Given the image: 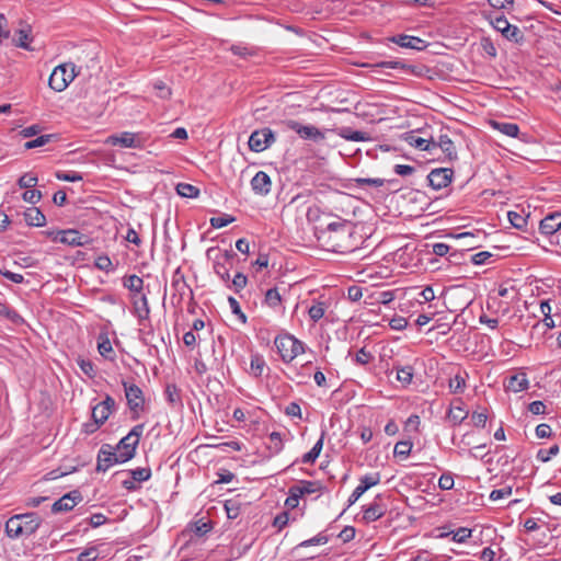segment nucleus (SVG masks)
I'll use <instances>...</instances> for the list:
<instances>
[{
    "label": "nucleus",
    "instance_id": "nucleus-1",
    "mask_svg": "<svg viewBox=\"0 0 561 561\" xmlns=\"http://www.w3.org/2000/svg\"><path fill=\"white\" fill-rule=\"evenodd\" d=\"M318 249L324 252L345 253L352 250L353 225L340 217H318Z\"/></svg>",
    "mask_w": 561,
    "mask_h": 561
},
{
    "label": "nucleus",
    "instance_id": "nucleus-2",
    "mask_svg": "<svg viewBox=\"0 0 561 561\" xmlns=\"http://www.w3.org/2000/svg\"><path fill=\"white\" fill-rule=\"evenodd\" d=\"M42 524L37 513H24L10 517L5 523V534L15 539L22 536L33 535Z\"/></svg>",
    "mask_w": 561,
    "mask_h": 561
},
{
    "label": "nucleus",
    "instance_id": "nucleus-3",
    "mask_svg": "<svg viewBox=\"0 0 561 561\" xmlns=\"http://www.w3.org/2000/svg\"><path fill=\"white\" fill-rule=\"evenodd\" d=\"M343 291L336 285H323L321 290L318 289V320L325 318L333 321L335 319V309Z\"/></svg>",
    "mask_w": 561,
    "mask_h": 561
},
{
    "label": "nucleus",
    "instance_id": "nucleus-4",
    "mask_svg": "<svg viewBox=\"0 0 561 561\" xmlns=\"http://www.w3.org/2000/svg\"><path fill=\"white\" fill-rule=\"evenodd\" d=\"M145 424L135 425L114 447L121 461L127 462L136 455V449L144 433Z\"/></svg>",
    "mask_w": 561,
    "mask_h": 561
},
{
    "label": "nucleus",
    "instance_id": "nucleus-5",
    "mask_svg": "<svg viewBox=\"0 0 561 561\" xmlns=\"http://www.w3.org/2000/svg\"><path fill=\"white\" fill-rule=\"evenodd\" d=\"M130 419L137 421L145 411L146 399L144 391L134 382L122 380Z\"/></svg>",
    "mask_w": 561,
    "mask_h": 561
},
{
    "label": "nucleus",
    "instance_id": "nucleus-6",
    "mask_svg": "<svg viewBox=\"0 0 561 561\" xmlns=\"http://www.w3.org/2000/svg\"><path fill=\"white\" fill-rule=\"evenodd\" d=\"M76 65L72 62L61 64L54 68L49 79L48 85L56 92L65 91L68 85L77 77Z\"/></svg>",
    "mask_w": 561,
    "mask_h": 561
},
{
    "label": "nucleus",
    "instance_id": "nucleus-7",
    "mask_svg": "<svg viewBox=\"0 0 561 561\" xmlns=\"http://www.w3.org/2000/svg\"><path fill=\"white\" fill-rule=\"evenodd\" d=\"M343 187L341 179L330 170L323 169L318 162V194L340 195Z\"/></svg>",
    "mask_w": 561,
    "mask_h": 561
},
{
    "label": "nucleus",
    "instance_id": "nucleus-8",
    "mask_svg": "<svg viewBox=\"0 0 561 561\" xmlns=\"http://www.w3.org/2000/svg\"><path fill=\"white\" fill-rule=\"evenodd\" d=\"M344 91L341 89H334L332 87H322L319 90V96L321 98L320 108L324 111L332 112H344L347 111L346 107H342L343 103L346 102V99L342 98Z\"/></svg>",
    "mask_w": 561,
    "mask_h": 561
},
{
    "label": "nucleus",
    "instance_id": "nucleus-9",
    "mask_svg": "<svg viewBox=\"0 0 561 561\" xmlns=\"http://www.w3.org/2000/svg\"><path fill=\"white\" fill-rule=\"evenodd\" d=\"M274 344L282 359L286 363L291 362L304 352L302 343L288 334L277 336Z\"/></svg>",
    "mask_w": 561,
    "mask_h": 561
},
{
    "label": "nucleus",
    "instance_id": "nucleus-10",
    "mask_svg": "<svg viewBox=\"0 0 561 561\" xmlns=\"http://www.w3.org/2000/svg\"><path fill=\"white\" fill-rule=\"evenodd\" d=\"M237 254L232 250L220 252L214 261V272L224 280L229 282L230 268L233 266Z\"/></svg>",
    "mask_w": 561,
    "mask_h": 561
},
{
    "label": "nucleus",
    "instance_id": "nucleus-11",
    "mask_svg": "<svg viewBox=\"0 0 561 561\" xmlns=\"http://www.w3.org/2000/svg\"><path fill=\"white\" fill-rule=\"evenodd\" d=\"M113 146L122 148L140 149L145 146L146 137L140 133L124 131L119 135H113L108 138Z\"/></svg>",
    "mask_w": 561,
    "mask_h": 561
},
{
    "label": "nucleus",
    "instance_id": "nucleus-12",
    "mask_svg": "<svg viewBox=\"0 0 561 561\" xmlns=\"http://www.w3.org/2000/svg\"><path fill=\"white\" fill-rule=\"evenodd\" d=\"M126 474L127 478L122 480V486L127 491H135L138 489L137 483L145 482L150 479V468H136L128 471H117L114 476Z\"/></svg>",
    "mask_w": 561,
    "mask_h": 561
},
{
    "label": "nucleus",
    "instance_id": "nucleus-13",
    "mask_svg": "<svg viewBox=\"0 0 561 561\" xmlns=\"http://www.w3.org/2000/svg\"><path fill=\"white\" fill-rule=\"evenodd\" d=\"M117 453L114 449V447L110 444H104L96 457V471L98 472H105L107 471L112 466L116 463H124V461H121L119 457H117Z\"/></svg>",
    "mask_w": 561,
    "mask_h": 561
},
{
    "label": "nucleus",
    "instance_id": "nucleus-14",
    "mask_svg": "<svg viewBox=\"0 0 561 561\" xmlns=\"http://www.w3.org/2000/svg\"><path fill=\"white\" fill-rule=\"evenodd\" d=\"M275 141V136L270 128L254 130L249 138V148L254 152H262Z\"/></svg>",
    "mask_w": 561,
    "mask_h": 561
},
{
    "label": "nucleus",
    "instance_id": "nucleus-15",
    "mask_svg": "<svg viewBox=\"0 0 561 561\" xmlns=\"http://www.w3.org/2000/svg\"><path fill=\"white\" fill-rule=\"evenodd\" d=\"M386 512L387 506L382 502V495L378 494L369 504L363 507L362 519L368 524L381 518Z\"/></svg>",
    "mask_w": 561,
    "mask_h": 561
},
{
    "label": "nucleus",
    "instance_id": "nucleus-16",
    "mask_svg": "<svg viewBox=\"0 0 561 561\" xmlns=\"http://www.w3.org/2000/svg\"><path fill=\"white\" fill-rule=\"evenodd\" d=\"M453 175H454L453 169L438 168V169H434L430 172V174L427 175V180H428L430 185L434 190L438 191V190L447 187L450 184Z\"/></svg>",
    "mask_w": 561,
    "mask_h": 561
},
{
    "label": "nucleus",
    "instance_id": "nucleus-17",
    "mask_svg": "<svg viewBox=\"0 0 561 561\" xmlns=\"http://www.w3.org/2000/svg\"><path fill=\"white\" fill-rule=\"evenodd\" d=\"M82 500H83V496L80 491H78V490L70 491L67 494L62 495L59 500H57L53 504L51 512L53 513L69 512L77 504H79Z\"/></svg>",
    "mask_w": 561,
    "mask_h": 561
},
{
    "label": "nucleus",
    "instance_id": "nucleus-18",
    "mask_svg": "<svg viewBox=\"0 0 561 561\" xmlns=\"http://www.w3.org/2000/svg\"><path fill=\"white\" fill-rule=\"evenodd\" d=\"M54 240L72 247H82L88 243V237L73 229L58 231Z\"/></svg>",
    "mask_w": 561,
    "mask_h": 561
},
{
    "label": "nucleus",
    "instance_id": "nucleus-19",
    "mask_svg": "<svg viewBox=\"0 0 561 561\" xmlns=\"http://www.w3.org/2000/svg\"><path fill=\"white\" fill-rule=\"evenodd\" d=\"M251 187L255 194L265 196L271 192L272 181L264 171H259L251 180Z\"/></svg>",
    "mask_w": 561,
    "mask_h": 561
},
{
    "label": "nucleus",
    "instance_id": "nucleus-20",
    "mask_svg": "<svg viewBox=\"0 0 561 561\" xmlns=\"http://www.w3.org/2000/svg\"><path fill=\"white\" fill-rule=\"evenodd\" d=\"M247 505L248 503L244 502V499L241 494H237L236 496L226 500L224 506L227 513V517L229 519L238 518Z\"/></svg>",
    "mask_w": 561,
    "mask_h": 561
},
{
    "label": "nucleus",
    "instance_id": "nucleus-21",
    "mask_svg": "<svg viewBox=\"0 0 561 561\" xmlns=\"http://www.w3.org/2000/svg\"><path fill=\"white\" fill-rule=\"evenodd\" d=\"M390 41L396 43L400 47L415 50H423L424 48L427 47V44L422 38L404 34L396 35L391 37Z\"/></svg>",
    "mask_w": 561,
    "mask_h": 561
},
{
    "label": "nucleus",
    "instance_id": "nucleus-22",
    "mask_svg": "<svg viewBox=\"0 0 561 561\" xmlns=\"http://www.w3.org/2000/svg\"><path fill=\"white\" fill-rule=\"evenodd\" d=\"M504 385L507 391L520 392L528 388L529 381L527 375L523 371H519L507 377Z\"/></svg>",
    "mask_w": 561,
    "mask_h": 561
},
{
    "label": "nucleus",
    "instance_id": "nucleus-23",
    "mask_svg": "<svg viewBox=\"0 0 561 561\" xmlns=\"http://www.w3.org/2000/svg\"><path fill=\"white\" fill-rule=\"evenodd\" d=\"M561 229V213H553L546 216L539 225V230L543 234H553Z\"/></svg>",
    "mask_w": 561,
    "mask_h": 561
},
{
    "label": "nucleus",
    "instance_id": "nucleus-24",
    "mask_svg": "<svg viewBox=\"0 0 561 561\" xmlns=\"http://www.w3.org/2000/svg\"><path fill=\"white\" fill-rule=\"evenodd\" d=\"M284 125L287 129L297 133L302 139H312L316 137V127L313 126L304 125L302 123L294 119L285 121Z\"/></svg>",
    "mask_w": 561,
    "mask_h": 561
},
{
    "label": "nucleus",
    "instance_id": "nucleus-25",
    "mask_svg": "<svg viewBox=\"0 0 561 561\" xmlns=\"http://www.w3.org/2000/svg\"><path fill=\"white\" fill-rule=\"evenodd\" d=\"M458 405L451 404L448 413L447 420L455 426L461 424L468 416V412L461 407V400L457 399Z\"/></svg>",
    "mask_w": 561,
    "mask_h": 561
},
{
    "label": "nucleus",
    "instance_id": "nucleus-26",
    "mask_svg": "<svg viewBox=\"0 0 561 561\" xmlns=\"http://www.w3.org/2000/svg\"><path fill=\"white\" fill-rule=\"evenodd\" d=\"M24 219L28 226L43 227L46 225V217L36 207L27 208L24 213Z\"/></svg>",
    "mask_w": 561,
    "mask_h": 561
},
{
    "label": "nucleus",
    "instance_id": "nucleus-27",
    "mask_svg": "<svg viewBox=\"0 0 561 561\" xmlns=\"http://www.w3.org/2000/svg\"><path fill=\"white\" fill-rule=\"evenodd\" d=\"M405 140L409 142V145L420 150L431 151L436 148L435 141L421 138L413 133L408 134Z\"/></svg>",
    "mask_w": 561,
    "mask_h": 561
},
{
    "label": "nucleus",
    "instance_id": "nucleus-28",
    "mask_svg": "<svg viewBox=\"0 0 561 561\" xmlns=\"http://www.w3.org/2000/svg\"><path fill=\"white\" fill-rule=\"evenodd\" d=\"M133 306L139 320L149 318L150 308L146 295L141 294L139 297H134Z\"/></svg>",
    "mask_w": 561,
    "mask_h": 561
},
{
    "label": "nucleus",
    "instance_id": "nucleus-29",
    "mask_svg": "<svg viewBox=\"0 0 561 561\" xmlns=\"http://www.w3.org/2000/svg\"><path fill=\"white\" fill-rule=\"evenodd\" d=\"M491 126L502 133L503 135H506L508 137H517L519 133V127L515 123H508V122H497L492 121Z\"/></svg>",
    "mask_w": 561,
    "mask_h": 561
},
{
    "label": "nucleus",
    "instance_id": "nucleus-30",
    "mask_svg": "<svg viewBox=\"0 0 561 561\" xmlns=\"http://www.w3.org/2000/svg\"><path fill=\"white\" fill-rule=\"evenodd\" d=\"M440 148L449 160L457 159V151L454 146V142L447 135H440L438 138V142H436V148Z\"/></svg>",
    "mask_w": 561,
    "mask_h": 561
},
{
    "label": "nucleus",
    "instance_id": "nucleus-31",
    "mask_svg": "<svg viewBox=\"0 0 561 561\" xmlns=\"http://www.w3.org/2000/svg\"><path fill=\"white\" fill-rule=\"evenodd\" d=\"M290 494L297 495L299 499L305 494H311L316 492V483L312 481H299L298 483L291 485Z\"/></svg>",
    "mask_w": 561,
    "mask_h": 561
},
{
    "label": "nucleus",
    "instance_id": "nucleus-32",
    "mask_svg": "<svg viewBox=\"0 0 561 561\" xmlns=\"http://www.w3.org/2000/svg\"><path fill=\"white\" fill-rule=\"evenodd\" d=\"M124 287L135 294H141L144 289V279L137 275H129L124 278Z\"/></svg>",
    "mask_w": 561,
    "mask_h": 561
},
{
    "label": "nucleus",
    "instance_id": "nucleus-33",
    "mask_svg": "<svg viewBox=\"0 0 561 561\" xmlns=\"http://www.w3.org/2000/svg\"><path fill=\"white\" fill-rule=\"evenodd\" d=\"M467 373H458L449 379L448 388L451 393H461L466 387Z\"/></svg>",
    "mask_w": 561,
    "mask_h": 561
},
{
    "label": "nucleus",
    "instance_id": "nucleus-34",
    "mask_svg": "<svg viewBox=\"0 0 561 561\" xmlns=\"http://www.w3.org/2000/svg\"><path fill=\"white\" fill-rule=\"evenodd\" d=\"M375 67L389 68V69H403V70L410 71L414 75H420V72L416 71V69H417L416 66H409L399 60L381 61V62L376 64Z\"/></svg>",
    "mask_w": 561,
    "mask_h": 561
},
{
    "label": "nucleus",
    "instance_id": "nucleus-35",
    "mask_svg": "<svg viewBox=\"0 0 561 561\" xmlns=\"http://www.w3.org/2000/svg\"><path fill=\"white\" fill-rule=\"evenodd\" d=\"M471 534H472V530L470 528L459 527L456 530H451L449 533L442 534L440 537H447V536L451 535L453 541L462 543V542H466L467 539L471 537Z\"/></svg>",
    "mask_w": 561,
    "mask_h": 561
},
{
    "label": "nucleus",
    "instance_id": "nucleus-36",
    "mask_svg": "<svg viewBox=\"0 0 561 561\" xmlns=\"http://www.w3.org/2000/svg\"><path fill=\"white\" fill-rule=\"evenodd\" d=\"M265 366H266V364H265V360H264L263 356H261L260 354H252L251 355L250 373L254 377L262 376Z\"/></svg>",
    "mask_w": 561,
    "mask_h": 561
},
{
    "label": "nucleus",
    "instance_id": "nucleus-37",
    "mask_svg": "<svg viewBox=\"0 0 561 561\" xmlns=\"http://www.w3.org/2000/svg\"><path fill=\"white\" fill-rule=\"evenodd\" d=\"M175 190L182 197L196 198L199 195V188L190 183H179Z\"/></svg>",
    "mask_w": 561,
    "mask_h": 561
},
{
    "label": "nucleus",
    "instance_id": "nucleus-38",
    "mask_svg": "<svg viewBox=\"0 0 561 561\" xmlns=\"http://www.w3.org/2000/svg\"><path fill=\"white\" fill-rule=\"evenodd\" d=\"M213 528L211 523L209 520L199 519L190 525L188 530L193 533L197 537H203Z\"/></svg>",
    "mask_w": 561,
    "mask_h": 561
},
{
    "label": "nucleus",
    "instance_id": "nucleus-39",
    "mask_svg": "<svg viewBox=\"0 0 561 561\" xmlns=\"http://www.w3.org/2000/svg\"><path fill=\"white\" fill-rule=\"evenodd\" d=\"M98 350L103 357L111 358V355L113 354V347L106 334L99 335Z\"/></svg>",
    "mask_w": 561,
    "mask_h": 561
},
{
    "label": "nucleus",
    "instance_id": "nucleus-40",
    "mask_svg": "<svg viewBox=\"0 0 561 561\" xmlns=\"http://www.w3.org/2000/svg\"><path fill=\"white\" fill-rule=\"evenodd\" d=\"M507 218L514 228H516L518 230L526 229L528 216H524L517 211L511 210L507 213Z\"/></svg>",
    "mask_w": 561,
    "mask_h": 561
},
{
    "label": "nucleus",
    "instance_id": "nucleus-41",
    "mask_svg": "<svg viewBox=\"0 0 561 561\" xmlns=\"http://www.w3.org/2000/svg\"><path fill=\"white\" fill-rule=\"evenodd\" d=\"M56 138H57V136L55 134L41 135V136H38L37 138H35L33 140L26 141L24 144V148L26 150H28V149H34V148L43 147V146L49 144L53 139H56Z\"/></svg>",
    "mask_w": 561,
    "mask_h": 561
},
{
    "label": "nucleus",
    "instance_id": "nucleus-42",
    "mask_svg": "<svg viewBox=\"0 0 561 561\" xmlns=\"http://www.w3.org/2000/svg\"><path fill=\"white\" fill-rule=\"evenodd\" d=\"M413 376L414 369L410 365L397 368V379L404 386L412 382Z\"/></svg>",
    "mask_w": 561,
    "mask_h": 561
},
{
    "label": "nucleus",
    "instance_id": "nucleus-43",
    "mask_svg": "<svg viewBox=\"0 0 561 561\" xmlns=\"http://www.w3.org/2000/svg\"><path fill=\"white\" fill-rule=\"evenodd\" d=\"M112 413L107 411L101 403H98L92 408V420L96 421L99 424L103 425L110 417Z\"/></svg>",
    "mask_w": 561,
    "mask_h": 561
},
{
    "label": "nucleus",
    "instance_id": "nucleus-44",
    "mask_svg": "<svg viewBox=\"0 0 561 561\" xmlns=\"http://www.w3.org/2000/svg\"><path fill=\"white\" fill-rule=\"evenodd\" d=\"M379 472H370L359 478V484L367 491L380 482Z\"/></svg>",
    "mask_w": 561,
    "mask_h": 561
},
{
    "label": "nucleus",
    "instance_id": "nucleus-45",
    "mask_svg": "<svg viewBox=\"0 0 561 561\" xmlns=\"http://www.w3.org/2000/svg\"><path fill=\"white\" fill-rule=\"evenodd\" d=\"M489 19H490L492 26L496 31L501 32V34L503 35L504 32L506 31V28H505L506 25L510 24L507 19L503 14H500V13L490 14Z\"/></svg>",
    "mask_w": 561,
    "mask_h": 561
},
{
    "label": "nucleus",
    "instance_id": "nucleus-46",
    "mask_svg": "<svg viewBox=\"0 0 561 561\" xmlns=\"http://www.w3.org/2000/svg\"><path fill=\"white\" fill-rule=\"evenodd\" d=\"M374 355L368 352L365 347L358 350L354 357H352V360L360 366L368 365L370 362H373Z\"/></svg>",
    "mask_w": 561,
    "mask_h": 561
},
{
    "label": "nucleus",
    "instance_id": "nucleus-47",
    "mask_svg": "<svg viewBox=\"0 0 561 561\" xmlns=\"http://www.w3.org/2000/svg\"><path fill=\"white\" fill-rule=\"evenodd\" d=\"M32 39L33 38L31 36L30 27L27 30L22 28L18 31V39L15 45L18 47L31 50L30 43L32 42Z\"/></svg>",
    "mask_w": 561,
    "mask_h": 561
},
{
    "label": "nucleus",
    "instance_id": "nucleus-48",
    "mask_svg": "<svg viewBox=\"0 0 561 561\" xmlns=\"http://www.w3.org/2000/svg\"><path fill=\"white\" fill-rule=\"evenodd\" d=\"M267 448L271 453L277 454L283 448V440L278 432H272L268 435Z\"/></svg>",
    "mask_w": 561,
    "mask_h": 561
},
{
    "label": "nucleus",
    "instance_id": "nucleus-49",
    "mask_svg": "<svg viewBox=\"0 0 561 561\" xmlns=\"http://www.w3.org/2000/svg\"><path fill=\"white\" fill-rule=\"evenodd\" d=\"M167 401L172 404H181V396L175 385H168L164 390Z\"/></svg>",
    "mask_w": 561,
    "mask_h": 561
},
{
    "label": "nucleus",
    "instance_id": "nucleus-50",
    "mask_svg": "<svg viewBox=\"0 0 561 561\" xmlns=\"http://www.w3.org/2000/svg\"><path fill=\"white\" fill-rule=\"evenodd\" d=\"M412 446V443L409 440L398 442L394 445L393 454L394 456L407 458L411 454Z\"/></svg>",
    "mask_w": 561,
    "mask_h": 561
},
{
    "label": "nucleus",
    "instance_id": "nucleus-51",
    "mask_svg": "<svg viewBox=\"0 0 561 561\" xmlns=\"http://www.w3.org/2000/svg\"><path fill=\"white\" fill-rule=\"evenodd\" d=\"M344 139L352 141H364L367 136L364 131L352 130L351 128H343L340 134Z\"/></svg>",
    "mask_w": 561,
    "mask_h": 561
},
{
    "label": "nucleus",
    "instance_id": "nucleus-52",
    "mask_svg": "<svg viewBox=\"0 0 561 561\" xmlns=\"http://www.w3.org/2000/svg\"><path fill=\"white\" fill-rule=\"evenodd\" d=\"M559 446L552 445L549 449H539L537 451L536 458L541 462H548L553 456L559 454Z\"/></svg>",
    "mask_w": 561,
    "mask_h": 561
},
{
    "label": "nucleus",
    "instance_id": "nucleus-53",
    "mask_svg": "<svg viewBox=\"0 0 561 561\" xmlns=\"http://www.w3.org/2000/svg\"><path fill=\"white\" fill-rule=\"evenodd\" d=\"M94 265L98 270L106 272V273L114 271V266H113L111 259L105 254L99 255L95 259Z\"/></svg>",
    "mask_w": 561,
    "mask_h": 561
},
{
    "label": "nucleus",
    "instance_id": "nucleus-54",
    "mask_svg": "<svg viewBox=\"0 0 561 561\" xmlns=\"http://www.w3.org/2000/svg\"><path fill=\"white\" fill-rule=\"evenodd\" d=\"M234 220H236V218L233 216L225 214L222 216L211 217L209 222L213 228L219 229V228L228 226L229 224L233 222Z\"/></svg>",
    "mask_w": 561,
    "mask_h": 561
},
{
    "label": "nucleus",
    "instance_id": "nucleus-55",
    "mask_svg": "<svg viewBox=\"0 0 561 561\" xmlns=\"http://www.w3.org/2000/svg\"><path fill=\"white\" fill-rule=\"evenodd\" d=\"M56 178L66 182H79L83 180V176L77 171H58Z\"/></svg>",
    "mask_w": 561,
    "mask_h": 561
},
{
    "label": "nucleus",
    "instance_id": "nucleus-56",
    "mask_svg": "<svg viewBox=\"0 0 561 561\" xmlns=\"http://www.w3.org/2000/svg\"><path fill=\"white\" fill-rule=\"evenodd\" d=\"M356 186L364 187L366 185L380 187L383 185L385 181L382 179H371V178H356L352 180Z\"/></svg>",
    "mask_w": 561,
    "mask_h": 561
},
{
    "label": "nucleus",
    "instance_id": "nucleus-57",
    "mask_svg": "<svg viewBox=\"0 0 561 561\" xmlns=\"http://www.w3.org/2000/svg\"><path fill=\"white\" fill-rule=\"evenodd\" d=\"M37 176L33 173H24L19 180L18 185L21 188H32L37 184Z\"/></svg>",
    "mask_w": 561,
    "mask_h": 561
},
{
    "label": "nucleus",
    "instance_id": "nucleus-58",
    "mask_svg": "<svg viewBox=\"0 0 561 561\" xmlns=\"http://www.w3.org/2000/svg\"><path fill=\"white\" fill-rule=\"evenodd\" d=\"M280 295L277 290V288H271L266 291L265 294V302L272 307V308H275L277 306H279L280 304Z\"/></svg>",
    "mask_w": 561,
    "mask_h": 561
},
{
    "label": "nucleus",
    "instance_id": "nucleus-59",
    "mask_svg": "<svg viewBox=\"0 0 561 561\" xmlns=\"http://www.w3.org/2000/svg\"><path fill=\"white\" fill-rule=\"evenodd\" d=\"M99 558V550L95 546L89 547L79 553L78 561H94Z\"/></svg>",
    "mask_w": 561,
    "mask_h": 561
},
{
    "label": "nucleus",
    "instance_id": "nucleus-60",
    "mask_svg": "<svg viewBox=\"0 0 561 561\" xmlns=\"http://www.w3.org/2000/svg\"><path fill=\"white\" fill-rule=\"evenodd\" d=\"M506 31L504 32L503 36L508 41L518 42L522 39L523 35L520 30L516 25L508 24L506 25Z\"/></svg>",
    "mask_w": 561,
    "mask_h": 561
},
{
    "label": "nucleus",
    "instance_id": "nucleus-61",
    "mask_svg": "<svg viewBox=\"0 0 561 561\" xmlns=\"http://www.w3.org/2000/svg\"><path fill=\"white\" fill-rule=\"evenodd\" d=\"M454 477L451 473H443L438 480L439 489L444 491L451 490L454 488Z\"/></svg>",
    "mask_w": 561,
    "mask_h": 561
},
{
    "label": "nucleus",
    "instance_id": "nucleus-62",
    "mask_svg": "<svg viewBox=\"0 0 561 561\" xmlns=\"http://www.w3.org/2000/svg\"><path fill=\"white\" fill-rule=\"evenodd\" d=\"M228 302H229V306H230V309H231L232 313L238 316V318L242 321V323H245L247 322V316L242 312L238 300L236 298H233V297H229L228 298Z\"/></svg>",
    "mask_w": 561,
    "mask_h": 561
},
{
    "label": "nucleus",
    "instance_id": "nucleus-63",
    "mask_svg": "<svg viewBox=\"0 0 561 561\" xmlns=\"http://www.w3.org/2000/svg\"><path fill=\"white\" fill-rule=\"evenodd\" d=\"M248 284V277L243 273H237L232 279V286L236 293L242 290Z\"/></svg>",
    "mask_w": 561,
    "mask_h": 561
},
{
    "label": "nucleus",
    "instance_id": "nucleus-64",
    "mask_svg": "<svg viewBox=\"0 0 561 561\" xmlns=\"http://www.w3.org/2000/svg\"><path fill=\"white\" fill-rule=\"evenodd\" d=\"M23 199L30 204H37L42 198L41 191L37 190H28L23 193Z\"/></svg>",
    "mask_w": 561,
    "mask_h": 561
}]
</instances>
